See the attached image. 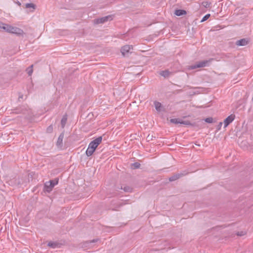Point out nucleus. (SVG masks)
<instances>
[{"mask_svg":"<svg viewBox=\"0 0 253 253\" xmlns=\"http://www.w3.org/2000/svg\"><path fill=\"white\" fill-rule=\"evenodd\" d=\"M245 233H246L245 232H244V231L238 232L237 233V235L239 236H242L244 235L245 234Z\"/></svg>","mask_w":253,"mask_h":253,"instance_id":"a878e982","label":"nucleus"},{"mask_svg":"<svg viewBox=\"0 0 253 253\" xmlns=\"http://www.w3.org/2000/svg\"><path fill=\"white\" fill-rule=\"evenodd\" d=\"M211 60H203L199 61L195 65L190 66L191 69H195L198 68L208 66L210 65Z\"/></svg>","mask_w":253,"mask_h":253,"instance_id":"7ed1b4c3","label":"nucleus"},{"mask_svg":"<svg viewBox=\"0 0 253 253\" xmlns=\"http://www.w3.org/2000/svg\"><path fill=\"white\" fill-rule=\"evenodd\" d=\"M174 14L178 16H182L186 14V12L182 9H176L175 10Z\"/></svg>","mask_w":253,"mask_h":253,"instance_id":"ddd939ff","label":"nucleus"},{"mask_svg":"<svg viewBox=\"0 0 253 253\" xmlns=\"http://www.w3.org/2000/svg\"><path fill=\"white\" fill-rule=\"evenodd\" d=\"M48 246L49 247H52V248H56L57 244L54 242H50L48 243Z\"/></svg>","mask_w":253,"mask_h":253,"instance_id":"b1692460","label":"nucleus"},{"mask_svg":"<svg viewBox=\"0 0 253 253\" xmlns=\"http://www.w3.org/2000/svg\"><path fill=\"white\" fill-rule=\"evenodd\" d=\"M67 120V116H64L63 117V118H62L61 121V126H62V128L64 127L65 126V125L66 124Z\"/></svg>","mask_w":253,"mask_h":253,"instance_id":"f3484780","label":"nucleus"},{"mask_svg":"<svg viewBox=\"0 0 253 253\" xmlns=\"http://www.w3.org/2000/svg\"><path fill=\"white\" fill-rule=\"evenodd\" d=\"M131 166L134 169H138L140 167V164L138 162H135L132 164Z\"/></svg>","mask_w":253,"mask_h":253,"instance_id":"4be33fe9","label":"nucleus"},{"mask_svg":"<svg viewBox=\"0 0 253 253\" xmlns=\"http://www.w3.org/2000/svg\"><path fill=\"white\" fill-rule=\"evenodd\" d=\"M102 140V137L99 136L93 141H91L88 146L95 150L98 146L101 143Z\"/></svg>","mask_w":253,"mask_h":253,"instance_id":"20e7f679","label":"nucleus"},{"mask_svg":"<svg viewBox=\"0 0 253 253\" xmlns=\"http://www.w3.org/2000/svg\"><path fill=\"white\" fill-rule=\"evenodd\" d=\"M58 183V179L56 178L54 180H50L46 182L44 184L43 190L44 192L50 193L53 187Z\"/></svg>","mask_w":253,"mask_h":253,"instance_id":"f03ea898","label":"nucleus"},{"mask_svg":"<svg viewBox=\"0 0 253 253\" xmlns=\"http://www.w3.org/2000/svg\"><path fill=\"white\" fill-rule=\"evenodd\" d=\"M211 15L210 14H206V15H205L203 18H202V19L201 20V22H204L205 21H206L207 20H208L209 19V18L210 17Z\"/></svg>","mask_w":253,"mask_h":253,"instance_id":"5701e85b","label":"nucleus"},{"mask_svg":"<svg viewBox=\"0 0 253 253\" xmlns=\"http://www.w3.org/2000/svg\"><path fill=\"white\" fill-rule=\"evenodd\" d=\"M121 189L127 192H130L132 190V188L129 186H125L124 188L121 187Z\"/></svg>","mask_w":253,"mask_h":253,"instance_id":"aec40b11","label":"nucleus"},{"mask_svg":"<svg viewBox=\"0 0 253 253\" xmlns=\"http://www.w3.org/2000/svg\"><path fill=\"white\" fill-rule=\"evenodd\" d=\"M170 122L175 124H183L185 125H191V123L189 121H182L179 119H171L170 120Z\"/></svg>","mask_w":253,"mask_h":253,"instance_id":"423d86ee","label":"nucleus"},{"mask_svg":"<svg viewBox=\"0 0 253 253\" xmlns=\"http://www.w3.org/2000/svg\"><path fill=\"white\" fill-rule=\"evenodd\" d=\"M33 65H32L31 66L29 67L26 69V71H27L28 74L29 75V76H31L32 74V73H33Z\"/></svg>","mask_w":253,"mask_h":253,"instance_id":"a211bd4d","label":"nucleus"},{"mask_svg":"<svg viewBox=\"0 0 253 253\" xmlns=\"http://www.w3.org/2000/svg\"><path fill=\"white\" fill-rule=\"evenodd\" d=\"M94 151V149H93L92 148H90V147L88 146L87 150H86L85 153L88 157H89L91 156L93 154Z\"/></svg>","mask_w":253,"mask_h":253,"instance_id":"4468645a","label":"nucleus"},{"mask_svg":"<svg viewBox=\"0 0 253 253\" xmlns=\"http://www.w3.org/2000/svg\"><path fill=\"white\" fill-rule=\"evenodd\" d=\"M132 48V45H126L122 47L121 53L124 56H125L126 54L129 52L130 49Z\"/></svg>","mask_w":253,"mask_h":253,"instance_id":"6e6552de","label":"nucleus"},{"mask_svg":"<svg viewBox=\"0 0 253 253\" xmlns=\"http://www.w3.org/2000/svg\"><path fill=\"white\" fill-rule=\"evenodd\" d=\"M222 125V123L220 122L217 126L218 130H219L221 128Z\"/></svg>","mask_w":253,"mask_h":253,"instance_id":"cd10ccee","label":"nucleus"},{"mask_svg":"<svg viewBox=\"0 0 253 253\" xmlns=\"http://www.w3.org/2000/svg\"><path fill=\"white\" fill-rule=\"evenodd\" d=\"M248 43V41L246 39H242L240 40H238L236 44L238 46H244Z\"/></svg>","mask_w":253,"mask_h":253,"instance_id":"9d476101","label":"nucleus"},{"mask_svg":"<svg viewBox=\"0 0 253 253\" xmlns=\"http://www.w3.org/2000/svg\"><path fill=\"white\" fill-rule=\"evenodd\" d=\"M171 74V72H169L168 70L161 71L160 75L165 78H168Z\"/></svg>","mask_w":253,"mask_h":253,"instance_id":"f8f14e48","label":"nucleus"},{"mask_svg":"<svg viewBox=\"0 0 253 253\" xmlns=\"http://www.w3.org/2000/svg\"><path fill=\"white\" fill-rule=\"evenodd\" d=\"M113 19L112 15H108L104 17H101L100 18L95 19L94 20V23L95 24H103L108 21L112 20Z\"/></svg>","mask_w":253,"mask_h":253,"instance_id":"39448f33","label":"nucleus"},{"mask_svg":"<svg viewBox=\"0 0 253 253\" xmlns=\"http://www.w3.org/2000/svg\"><path fill=\"white\" fill-rule=\"evenodd\" d=\"M184 174L183 173H176L172 176L170 177L169 178V180L170 181H175L179 178L181 177L182 176H183Z\"/></svg>","mask_w":253,"mask_h":253,"instance_id":"9b49d317","label":"nucleus"},{"mask_svg":"<svg viewBox=\"0 0 253 253\" xmlns=\"http://www.w3.org/2000/svg\"><path fill=\"white\" fill-rule=\"evenodd\" d=\"M211 4V2H209L208 1H203L202 2V5L204 7L206 8L209 7Z\"/></svg>","mask_w":253,"mask_h":253,"instance_id":"412c9836","label":"nucleus"},{"mask_svg":"<svg viewBox=\"0 0 253 253\" xmlns=\"http://www.w3.org/2000/svg\"><path fill=\"white\" fill-rule=\"evenodd\" d=\"M152 137H153L152 135L150 136V135H149L147 136V139H148V141H149L150 140H152Z\"/></svg>","mask_w":253,"mask_h":253,"instance_id":"c756f323","label":"nucleus"},{"mask_svg":"<svg viewBox=\"0 0 253 253\" xmlns=\"http://www.w3.org/2000/svg\"><path fill=\"white\" fill-rule=\"evenodd\" d=\"M64 137V134L61 133L58 137L57 141V145H60L62 143L63 139Z\"/></svg>","mask_w":253,"mask_h":253,"instance_id":"dca6fc26","label":"nucleus"},{"mask_svg":"<svg viewBox=\"0 0 253 253\" xmlns=\"http://www.w3.org/2000/svg\"><path fill=\"white\" fill-rule=\"evenodd\" d=\"M17 3L19 6L21 5V3L19 1H18Z\"/></svg>","mask_w":253,"mask_h":253,"instance_id":"7c9ffc66","label":"nucleus"},{"mask_svg":"<svg viewBox=\"0 0 253 253\" xmlns=\"http://www.w3.org/2000/svg\"><path fill=\"white\" fill-rule=\"evenodd\" d=\"M205 121L208 123H212L213 122V118L211 117L207 118Z\"/></svg>","mask_w":253,"mask_h":253,"instance_id":"393cba45","label":"nucleus"},{"mask_svg":"<svg viewBox=\"0 0 253 253\" xmlns=\"http://www.w3.org/2000/svg\"><path fill=\"white\" fill-rule=\"evenodd\" d=\"M98 241V239H93V240H92L91 241H90L89 243H94L97 242Z\"/></svg>","mask_w":253,"mask_h":253,"instance_id":"bb28decb","label":"nucleus"},{"mask_svg":"<svg viewBox=\"0 0 253 253\" xmlns=\"http://www.w3.org/2000/svg\"><path fill=\"white\" fill-rule=\"evenodd\" d=\"M28 112L29 111L27 110L25 106H22L16 109V113H22L26 115L27 114H29Z\"/></svg>","mask_w":253,"mask_h":253,"instance_id":"1a4fd4ad","label":"nucleus"},{"mask_svg":"<svg viewBox=\"0 0 253 253\" xmlns=\"http://www.w3.org/2000/svg\"><path fill=\"white\" fill-rule=\"evenodd\" d=\"M0 28L4 30L7 32L13 34H20L22 32V30L19 28L14 27L3 23H0Z\"/></svg>","mask_w":253,"mask_h":253,"instance_id":"f257e3e1","label":"nucleus"},{"mask_svg":"<svg viewBox=\"0 0 253 253\" xmlns=\"http://www.w3.org/2000/svg\"><path fill=\"white\" fill-rule=\"evenodd\" d=\"M154 105L156 110L158 112H160L161 111L162 107L161 103L157 101H155Z\"/></svg>","mask_w":253,"mask_h":253,"instance_id":"2eb2a0df","label":"nucleus"},{"mask_svg":"<svg viewBox=\"0 0 253 253\" xmlns=\"http://www.w3.org/2000/svg\"><path fill=\"white\" fill-rule=\"evenodd\" d=\"M25 7L27 8H32L33 9H35L36 8V5L33 3H26L25 5Z\"/></svg>","mask_w":253,"mask_h":253,"instance_id":"6ab92c4d","label":"nucleus"},{"mask_svg":"<svg viewBox=\"0 0 253 253\" xmlns=\"http://www.w3.org/2000/svg\"><path fill=\"white\" fill-rule=\"evenodd\" d=\"M52 129V127H51V126H49L47 128V131L49 132H51V130Z\"/></svg>","mask_w":253,"mask_h":253,"instance_id":"c85d7f7f","label":"nucleus"},{"mask_svg":"<svg viewBox=\"0 0 253 253\" xmlns=\"http://www.w3.org/2000/svg\"><path fill=\"white\" fill-rule=\"evenodd\" d=\"M235 116L231 114L226 118L224 121V127H226L230 123H231L235 119Z\"/></svg>","mask_w":253,"mask_h":253,"instance_id":"0eeeda50","label":"nucleus"}]
</instances>
